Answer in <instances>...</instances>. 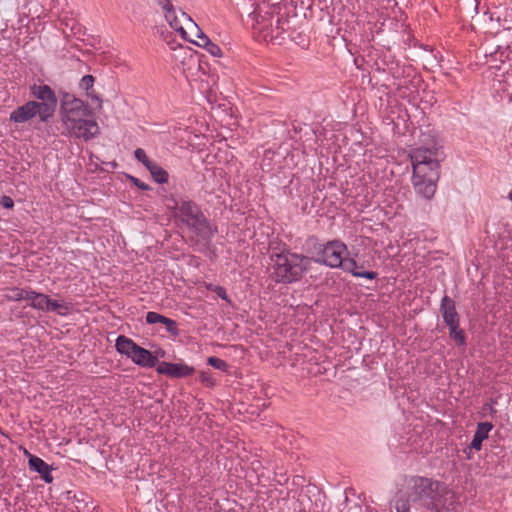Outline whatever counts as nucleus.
Returning a JSON list of instances; mask_svg holds the SVG:
<instances>
[{"mask_svg":"<svg viewBox=\"0 0 512 512\" xmlns=\"http://www.w3.org/2000/svg\"><path fill=\"white\" fill-rule=\"evenodd\" d=\"M453 502L445 484L419 476L407 478L391 501L396 512H449Z\"/></svg>","mask_w":512,"mask_h":512,"instance_id":"f257e3e1","label":"nucleus"},{"mask_svg":"<svg viewBox=\"0 0 512 512\" xmlns=\"http://www.w3.org/2000/svg\"><path fill=\"white\" fill-rule=\"evenodd\" d=\"M442 158L443 153L436 144L416 148L410 153L413 172L439 173Z\"/></svg>","mask_w":512,"mask_h":512,"instance_id":"20e7f679","label":"nucleus"},{"mask_svg":"<svg viewBox=\"0 0 512 512\" xmlns=\"http://www.w3.org/2000/svg\"><path fill=\"white\" fill-rule=\"evenodd\" d=\"M1 205L5 208H12L14 205L13 200L8 196H3L0 201Z\"/></svg>","mask_w":512,"mask_h":512,"instance_id":"2f4dec72","label":"nucleus"},{"mask_svg":"<svg viewBox=\"0 0 512 512\" xmlns=\"http://www.w3.org/2000/svg\"><path fill=\"white\" fill-rule=\"evenodd\" d=\"M182 18L185 23L188 24L190 31L196 33V39L192 40V43L204 48L210 41L209 37L198 27V25L191 19L189 15L182 12Z\"/></svg>","mask_w":512,"mask_h":512,"instance_id":"a211bd4d","label":"nucleus"},{"mask_svg":"<svg viewBox=\"0 0 512 512\" xmlns=\"http://www.w3.org/2000/svg\"><path fill=\"white\" fill-rule=\"evenodd\" d=\"M175 216L197 233L206 228V221L199 212L197 206L189 201H181L176 204Z\"/></svg>","mask_w":512,"mask_h":512,"instance_id":"6e6552de","label":"nucleus"},{"mask_svg":"<svg viewBox=\"0 0 512 512\" xmlns=\"http://www.w3.org/2000/svg\"><path fill=\"white\" fill-rule=\"evenodd\" d=\"M136 184L138 185V187H140L142 189H146L147 188L146 185H144V184H139L138 182Z\"/></svg>","mask_w":512,"mask_h":512,"instance_id":"f704fd0d","label":"nucleus"},{"mask_svg":"<svg viewBox=\"0 0 512 512\" xmlns=\"http://www.w3.org/2000/svg\"><path fill=\"white\" fill-rule=\"evenodd\" d=\"M207 361L209 365L218 370L225 371L228 367L224 360L217 357H209Z\"/></svg>","mask_w":512,"mask_h":512,"instance_id":"393cba45","label":"nucleus"},{"mask_svg":"<svg viewBox=\"0 0 512 512\" xmlns=\"http://www.w3.org/2000/svg\"><path fill=\"white\" fill-rule=\"evenodd\" d=\"M29 467L31 470L38 472L46 483L53 481L49 466L39 457L30 455Z\"/></svg>","mask_w":512,"mask_h":512,"instance_id":"6ab92c4d","label":"nucleus"},{"mask_svg":"<svg viewBox=\"0 0 512 512\" xmlns=\"http://www.w3.org/2000/svg\"><path fill=\"white\" fill-rule=\"evenodd\" d=\"M509 199L511 200L512 202V191L509 193Z\"/></svg>","mask_w":512,"mask_h":512,"instance_id":"e433bc0d","label":"nucleus"},{"mask_svg":"<svg viewBox=\"0 0 512 512\" xmlns=\"http://www.w3.org/2000/svg\"><path fill=\"white\" fill-rule=\"evenodd\" d=\"M135 154V158L140 161L141 163H143L145 165V167L147 168L149 166V164H151L153 161H151L145 151L142 149V148H138L135 150L134 152Z\"/></svg>","mask_w":512,"mask_h":512,"instance_id":"cd10ccee","label":"nucleus"},{"mask_svg":"<svg viewBox=\"0 0 512 512\" xmlns=\"http://www.w3.org/2000/svg\"><path fill=\"white\" fill-rule=\"evenodd\" d=\"M165 13V18L169 23L170 27L173 28L176 32L181 35H184L187 31L186 23L182 18V14L178 17L173 9V5L171 4L169 8H163Z\"/></svg>","mask_w":512,"mask_h":512,"instance_id":"dca6fc26","label":"nucleus"},{"mask_svg":"<svg viewBox=\"0 0 512 512\" xmlns=\"http://www.w3.org/2000/svg\"><path fill=\"white\" fill-rule=\"evenodd\" d=\"M347 246L338 240H334L325 244L319 251L316 262L322 263L331 268H344V264L348 258Z\"/></svg>","mask_w":512,"mask_h":512,"instance_id":"423d86ee","label":"nucleus"},{"mask_svg":"<svg viewBox=\"0 0 512 512\" xmlns=\"http://www.w3.org/2000/svg\"><path fill=\"white\" fill-rule=\"evenodd\" d=\"M439 173L413 172L412 185L416 193L430 200L436 192Z\"/></svg>","mask_w":512,"mask_h":512,"instance_id":"1a4fd4ad","label":"nucleus"},{"mask_svg":"<svg viewBox=\"0 0 512 512\" xmlns=\"http://www.w3.org/2000/svg\"><path fill=\"white\" fill-rule=\"evenodd\" d=\"M61 124L68 136L88 141L99 134V126L92 110L81 99L64 95L60 105Z\"/></svg>","mask_w":512,"mask_h":512,"instance_id":"f03ea898","label":"nucleus"},{"mask_svg":"<svg viewBox=\"0 0 512 512\" xmlns=\"http://www.w3.org/2000/svg\"><path fill=\"white\" fill-rule=\"evenodd\" d=\"M165 13V18L169 23L170 27L173 28L176 32L181 35H184L187 31L186 23L182 18V14L178 17L173 9V5L171 4L169 8H163Z\"/></svg>","mask_w":512,"mask_h":512,"instance_id":"4468645a","label":"nucleus"},{"mask_svg":"<svg viewBox=\"0 0 512 512\" xmlns=\"http://www.w3.org/2000/svg\"><path fill=\"white\" fill-rule=\"evenodd\" d=\"M310 264V259L301 255L282 252L271 256V277L277 282L297 281Z\"/></svg>","mask_w":512,"mask_h":512,"instance_id":"7ed1b4c3","label":"nucleus"},{"mask_svg":"<svg viewBox=\"0 0 512 512\" xmlns=\"http://www.w3.org/2000/svg\"><path fill=\"white\" fill-rule=\"evenodd\" d=\"M93 98H95L99 102V105H101V101H100L99 97L94 96Z\"/></svg>","mask_w":512,"mask_h":512,"instance_id":"c9c22d12","label":"nucleus"},{"mask_svg":"<svg viewBox=\"0 0 512 512\" xmlns=\"http://www.w3.org/2000/svg\"><path fill=\"white\" fill-rule=\"evenodd\" d=\"M116 350L130 358L136 365L141 367H154L157 363V357L150 351L138 346L132 339L126 336H119L115 343Z\"/></svg>","mask_w":512,"mask_h":512,"instance_id":"39448f33","label":"nucleus"},{"mask_svg":"<svg viewBox=\"0 0 512 512\" xmlns=\"http://www.w3.org/2000/svg\"><path fill=\"white\" fill-rule=\"evenodd\" d=\"M200 380L202 383L206 384L207 386H213L214 385V379L212 378L211 374L208 372H201L200 373Z\"/></svg>","mask_w":512,"mask_h":512,"instance_id":"7c9ffc66","label":"nucleus"},{"mask_svg":"<svg viewBox=\"0 0 512 512\" xmlns=\"http://www.w3.org/2000/svg\"><path fill=\"white\" fill-rule=\"evenodd\" d=\"M29 292H31V290H22V289H15L12 291V294L9 296V298L11 300H26L28 301L29 300Z\"/></svg>","mask_w":512,"mask_h":512,"instance_id":"b1692460","label":"nucleus"},{"mask_svg":"<svg viewBox=\"0 0 512 512\" xmlns=\"http://www.w3.org/2000/svg\"><path fill=\"white\" fill-rule=\"evenodd\" d=\"M30 93L33 97L40 100L39 107L44 117H52L57 106V97L55 92L48 85L34 84L30 87Z\"/></svg>","mask_w":512,"mask_h":512,"instance_id":"9d476101","label":"nucleus"},{"mask_svg":"<svg viewBox=\"0 0 512 512\" xmlns=\"http://www.w3.org/2000/svg\"><path fill=\"white\" fill-rule=\"evenodd\" d=\"M211 55L213 56H220L221 55V49L218 45L211 42V40L208 42V44L204 47Z\"/></svg>","mask_w":512,"mask_h":512,"instance_id":"c756f323","label":"nucleus"},{"mask_svg":"<svg viewBox=\"0 0 512 512\" xmlns=\"http://www.w3.org/2000/svg\"><path fill=\"white\" fill-rule=\"evenodd\" d=\"M157 3L163 8H169L171 3L170 0H156Z\"/></svg>","mask_w":512,"mask_h":512,"instance_id":"72a5a7b5","label":"nucleus"},{"mask_svg":"<svg viewBox=\"0 0 512 512\" xmlns=\"http://www.w3.org/2000/svg\"><path fill=\"white\" fill-rule=\"evenodd\" d=\"M218 294H219L220 297L225 298L223 293L219 292Z\"/></svg>","mask_w":512,"mask_h":512,"instance_id":"4c0bfd02","label":"nucleus"},{"mask_svg":"<svg viewBox=\"0 0 512 512\" xmlns=\"http://www.w3.org/2000/svg\"><path fill=\"white\" fill-rule=\"evenodd\" d=\"M492 429V425L488 422L478 424L477 430L473 436L471 442V448L480 450L483 440L488 437L489 432Z\"/></svg>","mask_w":512,"mask_h":512,"instance_id":"aec40b11","label":"nucleus"},{"mask_svg":"<svg viewBox=\"0 0 512 512\" xmlns=\"http://www.w3.org/2000/svg\"><path fill=\"white\" fill-rule=\"evenodd\" d=\"M250 18L252 29L260 34L264 40L279 36V18H274L269 12L262 13L261 10L251 13Z\"/></svg>","mask_w":512,"mask_h":512,"instance_id":"0eeeda50","label":"nucleus"},{"mask_svg":"<svg viewBox=\"0 0 512 512\" xmlns=\"http://www.w3.org/2000/svg\"><path fill=\"white\" fill-rule=\"evenodd\" d=\"M441 310L446 324L450 326L458 325V316L455 310L454 302L447 296L442 299Z\"/></svg>","mask_w":512,"mask_h":512,"instance_id":"f3484780","label":"nucleus"},{"mask_svg":"<svg viewBox=\"0 0 512 512\" xmlns=\"http://www.w3.org/2000/svg\"><path fill=\"white\" fill-rule=\"evenodd\" d=\"M186 28L187 31L185 32L184 35H181V37L192 42V40L196 39V33L190 31V29L188 28V24H186Z\"/></svg>","mask_w":512,"mask_h":512,"instance_id":"473e14b6","label":"nucleus"},{"mask_svg":"<svg viewBox=\"0 0 512 512\" xmlns=\"http://www.w3.org/2000/svg\"><path fill=\"white\" fill-rule=\"evenodd\" d=\"M157 372L173 378H180L191 375L194 368L184 363L162 362L158 365Z\"/></svg>","mask_w":512,"mask_h":512,"instance_id":"ddd939ff","label":"nucleus"},{"mask_svg":"<svg viewBox=\"0 0 512 512\" xmlns=\"http://www.w3.org/2000/svg\"><path fill=\"white\" fill-rule=\"evenodd\" d=\"M449 330H450V337L453 338V340L458 345H463L465 343V337H464L463 331L458 329V325L450 326Z\"/></svg>","mask_w":512,"mask_h":512,"instance_id":"5701e85b","label":"nucleus"},{"mask_svg":"<svg viewBox=\"0 0 512 512\" xmlns=\"http://www.w3.org/2000/svg\"><path fill=\"white\" fill-rule=\"evenodd\" d=\"M93 84H94V78H93V76H91V75H86V76H84V77L81 79V81H80V83H79V87H80L82 90L86 91L88 95H90V94H89V90H90V89H92Z\"/></svg>","mask_w":512,"mask_h":512,"instance_id":"a878e982","label":"nucleus"},{"mask_svg":"<svg viewBox=\"0 0 512 512\" xmlns=\"http://www.w3.org/2000/svg\"><path fill=\"white\" fill-rule=\"evenodd\" d=\"M29 304L35 309L42 311H52L59 315H66L69 312V305L64 301L52 300L47 295L31 291L28 294Z\"/></svg>","mask_w":512,"mask_h":512,"instance_id":"9b49d317","label":"nucleus"},{"mask_svg":"<svg viewBox=\"0 0 512 512\" xmlns=\"http://www.w3.org/2000/svg\"><path fill=\"white\" fill-rule=\"evenodd\" d=\"M151 176L157 183H165L168 180V173L157 163L152 162L147 167Z\"/></svg>","mask_w":512,"mask_h":512,"instance_id":"4be33fe9","label":"nucleus"},{"mask_svg":"<svg viewBox=\"0 0 512 512\" xmlns=\"http://www.w3.org/2000/svg\"><path fill=\"white\" fill-rule=\"evenodd\" d=\"M165 13V18L169 23L170 27L173 28L176 32L181 35H184L187 31L186 23L182 18V14L178 17L173 9V5L171 4L169 8H163Z\"/></svg>","mask_w":512,"mask_h":512,"instance_id":"2eb2a0df","label":"nucleus"},{"mask_svg":"<svg viewBox=\"0 0 512 512\" xmlns=\"http://www.w3.org/2000/svg\"><path fill=\"white\" fill-rule=\"evenodd\" d=\"M343 269L352 273V275L355 277L366 278L369 280L375 279L377 277L376 272L361 270L353 259L346 260Z\"/></svg>","mask_w":512,"mask_h":512,"instance_id":"412c9836","label":"nucleus"},{"mask_svg":"<svg viewBox=\"0 0 512 512\" xmlns=\"http://www.w3.org/2000/svg\"><path fill=\"white\" fill-rule=\"evenodd\" d=\"M166 318L167 317H165L159 313H156V312H148L146 315V321L149 324H156V323L163 324V322L165 321Z\"/></svg>","mask_w":512,"mask_h":512,"instance_id":"bb28decb","label":"nucleus"},{"mask_svg":"<svg viewBox=\"0 0 512 512\" xmlns=\"http://www.w3.org/2000/svg\"><path fill=\"white\" fill-rule=\"evenodd\" d=\"M163 324L165 325L166 330L169 333H171L172 335L178 334L177 324L174 320H172L170 318H166L165 321L163 322Z\"/></svg>","mask_w":512,"mask_h":512,"instance_id":"c85d7f7f","label":"nucleus"},{"mask_svg":"<svg viewBox=\"0 0 512 512\" xmlns=\"http://www.w3.org/2000/svg\"><path fill=\"white\" fill-rule=\"evenodd\" d=\"M37 115L42 122H46L50 119V117L43 116L42 110L38 105V101L31 100L12 111L10 113V120L17 124H23Z\"/></svg>","mask_w":512,"mask_h":512,"instance_id":"f8f14e48","label":"nucleus"}]
</instances>
